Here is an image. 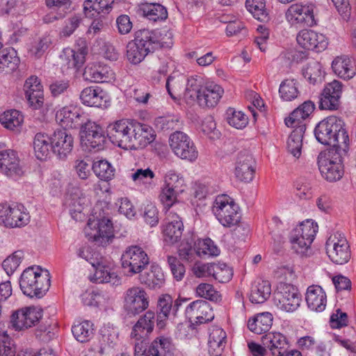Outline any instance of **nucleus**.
<instances>
[{"label": "nucleus", "instance_id": "obj_42", "mask_svg": "<svg viewBox=\"0 0 356 356\" xmlns=\"http://www.w3.org/2000/svg\"><path fill=\"white\" fill-rule=\"evenodd\" d=\"M33 149L36 158L44 161L51 156V138L47 134L38 133L34 138Z\"/></svg>", "mask_w": 356, "mask_h": 356}, {"label": "nucleus", "instance_id": "obj_44", "mask_svg": "<svg viewBox=\"0 0 356 356\" xmlns=\"http://www.w3.org/2000/svg\"><path fill=\"white\" fill-rule=\"evenodd\" d=\"M115 0H86L84 12L90 15H107L111 12Z\"/></svg>", "mask_w": 356, "mask_h": 356}, {"label": "nucleus", "instance_id": "obj_26", "mask_svg": "<svg viewBox=\"0 0 356 356\" xmlns=\"http://www.w3.org/2000/svg\"><path fill=\"white\" fill-rule=\"evenodd\" d=\"M192 76L187 79L182 74H172L166 81V88L169 95L175 102L184 100L187 104L189 102L186 97L188 92L189 95H193V92L189 88V83Z\"/></svg>", "mask_w": 356, "mask_h": 356}, {"label": "nucleus", "instance_id": "obj_49", "mask_svg": "<svg viewBox=\"0 0 356 356\" xmlns=\"http://www.w3.org/2000/svg\"><path fill=\"white\" fill-rule=\"evenodd\" d=\"M303 75L312 85L321 83L325 78V72L322 65L318 62L309 63L303 70Z\"/></svg>", "mask_w": 356, "mask_h": 356}, {"label": "nucleus", "instance_id": "obj_51", "mask_svg": "<svg viewBox=\"0 0 356 356\" xmlns=\"http://www.w3.org/2000/svg\"><path fill=\"white\" fill-rule=\"evenodd\" d=\"M280 98L285 102H291L296 99L299 95L298 83L296 79L284 80L279 88Z\"/></svg>", "mask_w": 356, "mask_h": 356}, {"label": "nucleus", "instance_id": "obj_58", "mask_svg": "<svg viewBox=\"0 0 356 356\" xmlns=\"http://www.w3.org/2000/svg\"><path fill=\"white\" fill-rule=\"evenodd\" d=\"M197 297L204 298L213 302H220L222 300L220 293L209 283H201L195 289Z\"/></svg>", "mask_w": 356, "mask_h": 356}, {"label": "nucleus", "instance_id": "obj_36", "mask_svg": "<svg viewBox=\"0 0 356 356\" xmlns=\"http://www.w3.org/2000/svg\"><path fill=\"white\" fill-rule=\"evenodd\" d=\"M261 341L272 356H284L288 340L283 334L279 332H270L262 337Z\"/></svg>", "mask_w": 356, "mask_h": 356}, {"label": "nucleus", "instance_id": "obj_22", "mask_svg": "<svg viewBox=\"0 0 356 356\" xmlns=\"http://www.w3.org/2000/svg\"><path fill=\"white\" fill-rule=\"evenodd\" d=\"M0 173L17 179L24 174V165L18 153L13 149L0 150Z\"/></svg>", "mask_w": 356, "mask_h": 356}, {"label": "nucleus", "instance_id": "obj_23", "mask_svg": "<svg viewBox=\"0 0 356 356\" xmlns=\"http://www.w3.org/2000/svg\"><path fill=\"white\" fill-rule=\"evenodd\" d=\"M314 6L312 4L294 3L286 12V19L291 26L316 24Z\"/></svg>", "mask_w": 356, "mask_h": 356}, {"label": "nucleus", "instance_id": "obj_48", "mask_svg": "<svg viewBox=\"0 0 356 356\" xmlns=\"http://www.w3.org/2000/svg\"><path fill=\"white\" fill-rule=\"evenodd\" d=\"M151 34L152 48L154 50L156 47L170 48L173 45V34L168 29L159 31H149Z\"/></svg>", "mask_w": 356, "mask_h": 356}, {"label": "nucleus", "instance_id": "obj_32", "mask_svg": "<svg viewBox=\"0 0 356 356\" xmlns=\"http://www.w3.org/2000/svg\"><path fill=\"white\" fill-rule=\"evenodd\" d=\"M184 231V224L176 213H170L167 222L162 226L163 241L166 244L173 245L179 241Z\"/></svg>", "mask_w": 356, "mask_h": 356}, {"label": "nucleus", "instance_id": "obj_54", "mask_svg": "<svg viewBox=\"0 0 356 356\" xmlns=\"http://www.w3.org/2000/svg\"><path fill=\"white\" fill-rule=\"evenodd\" d=\"M304 134L302 129H293L286 141L287 151L297 159L301 155Z\"/></svg>", "mask_w": 356, "mask_h": 356}, {"label": "nucleus", "instance_id": "obj_12", "mask_svg": "<svg viewBox=\"0 0 356 356\" xmlns=\"http://www.w3.org/2000/svg\"><path fill=\"white\" fill-rule=\"evenodd\" d=\"M65 203L71 216L76 221L82 220L91 206V198L82 188L72 186L67 191Z\"/></svg>", "mask_w": 356, "mask_h": 356}, {"label": "nucleus", "instance_id": "obj_9", "mask_svg": "<svg viewBox=\"0 0 356 356\" xmlns=\"http://www.w3.org/2000/svg\"><path fill=\"white\" fill-rule=\"evenodd\" d=\"M31 219L28 209L16 202L0 203V224L8 228L22 227Z\"/></svg>", "mask_w": 356, "mask_h": 356}, {"label": "nucleus", "instance_id": "obj_29", "mask_svg": "<svg viewBox=\"0 0 356 356\" xmlns=\"http://www.w3.org/2000/svg\"><path fill=\"white\" fill-rule=\"evenodd\" d=\"M185 314L191 322L200 324L211 321L214 318L211 305L202 300L190 303L186 308Z\"/></svg>", "mask_w": 356, "mask_h": 356}, {"label": "nucleus", "instance_id": "obj_24", "mask_svg": "<svg viewBox=\"0 0 356 356\" xmlns=\"http://www.w3.org/2000/svg\"><path fill=\"white\" fill-rule=\"evenodd\" d=\"M256 173V162L252 154L241 152L238 154L235 162L234 176L242 183L248 184L252 181Z\"/></svg>", "mask_w": 356, "mask_h": 356}, {"label": "nucleus", "instance_id": "obj_34", "mask_svg": "<svg viewBox=\"0 0 356 356\" xmlns=\"http://www.w3.org/2000/svg\"><path fill=\"white\" fill-rule=\"evenodd\" d=\"M81 102L88 106H106L109 102L107 92L99 86H89L84 88L80 95Z\"/></svg>", "mask_w": 356, "mask_h": 356}, {"label": "nucleus", "instance_id": "obj_1", "mask_svg": "<svg viewBox=\"0 0 356 356\" xmlns=\"http://www.w3.org/2000/svg\"><path fill=\"white\" fill-rule=\"evenodd\" d=\"M314 134L316 140L325 145L342 152H348L350 138L344 122L335 115L329 116L316 126Z\"/></svg>", "mask_w": 356, "mask_h": 356}, {"label": "nucleus", "instance_id": "obj_16", "mask_svg": "<svg viewBox=\"0 0 356 356\" xmlns=\"http://www.w3.org/2000/svg\"><path fill=\"white\" fill-rule=\"evenodd\" d=\"M325 248L328 257L337 264H344L350 258V245L342 233L331 234L326 241Z\"/></svg>", "mask_w": 356, "mask_h": 356}, {"label": "nucleus", "instance_id": "obj_28", "mask_svg": "<svg viewBox=\"0 0 356 356\" xmlns=\"http://www.w3.org/2000/svg\"><path fill=\"white\" fill-rule=\"evenodd\" d=\"M81 144L88 150L101 148L104 143L102 128L95 122H88L80 131Z\"/></svg>", "mask_w": 356, "mask_h": 356}, {"label": "nucleus", "instance_id": "obj_61", "mask_svg": "<svg viewBox=\"0 0 356 356\" xmlns=\"http://www.w3.org/2000/svg\"><path fill=\"white\" fill-rule=\"evenodd\" d=\"M17 348L6 332H0V356H16Z\"/></svg>", "mask_w": 356, "mask_h": 356}, {"label": "nucleus", "instance_id": "obj_33", "mask_svg": "<svg viewBox=\"0 0 356 356\" xmlns=\"http://www.w3.org/2000/svg\"><path fill=\"white\" fill-rule=\"evenodd\" d=\"M134 136L131 138L128 149H136L147 146L156 137L155 131L149 125L136 122Z\"/></svg>", "mask_w": 356, "mask_h": 356}, {"label": "nucleus", "instance_id": "obj_17", "mask_svg": "<svg viewBox=\"0 0 356 356\" xmlns=\"http://www.w3.org/2000/svg\"><path fill=\"white\" fill-rule=\"evenodd\" d=\"M42 316V309L38 307H24L12 312L10 323L15 330H25L37 325Z\"/></svg>", "mask_w": 356, "mask_h": 356}, {"label": "nucleus", "instance_id": "obj_52", "mask_svg": "<svg viewBox=\"0 0 356 356\" xmlns=\"http://www.w3.org/2000/svg\"><path fill=\"white\" fill-rule=\"evenodd\" d=\"M19 58L13 49H3L0 51V72H10L18 65Z\"/></svg>", "mask_w": 356, "mask_h": 356}, {"label": "nucleus", "instance_id": "obj_30", "mask_svg": "<svg viewBox=\"0 0 356 356\" xmlns=\"http://www.w3.org/2000/svg\"><path fill=\"white\" fill-rule=\"evenodd\" d=\"M133 121L127 119L116 120L108 126V134L113 143L117 144L120 147L128 149L131 140L127 134L130 130Z\"/></svg>", "mask_w": 356, "mask_h": 356}, {"label": "nucleus", "instance_id": "obj_46", "mask_svg": "<svg viewBox=\"0 0 356 356\" xmlns=\"http://www.w3.org/2000/svg\"><path fill=\"white\" fill-rule=\"evenodd\" d=\"M271 294V285L267 280H259L252 286L250 300L252 303L261 304L269 298Z\"/></svg>", "mask_w": 356, "mask_h": 356}, {"label": "nucleus", "instance_id": "obj_19", "mask_svg": "<svg viewBox=\"0 0 356 356\" xmlns=\"http://www.w3.org/2000/svg\"><path fill=\"white\" fill-rule=\"evenodd\" d=\"M342 94L343 84L339 81L334 79L325 83L319 95V109L330 111L338 110Z\"/></svg>", "mask_w": 356, "mask_h": 356}, {"label": "nucleus", "instance_id": "obj_45", "mask_svg": "<svg viewBox=\"0 0 356 356\" xmlns=\"http://www.w3.org/2000/svg\"><path fill=\"white\" fill-rule=\"evenodd\" d=\"M87 53V47L83 41L73 49L67 48L64 50V55L68 65L74 67H79L84 63Z\"/></svg>", "mask_w": 356, "mask_h": 356}, {"label": "nucleus", "instance_id": "obj_4", "mask_svg": "<svg viewBox=\"0 0 356 356\" xmlns=\"http://www.w3.org/2000/svg\"><path fill=\"white\" fill-rule=\"evenodd\" d=\"M212 212L218 222L224 227L231 228L240 225L242 214L239 205L234 198L225 195H218L216 197Z\"/></svg>", "mask_w": 356, "mask_h": 356}, {"label": "nucleus", "instance_id": "obj_21", "mask_svg": "<svg viewBox=\"0 0 356 356\" xmlns=\"http://www.w3.org/2000/svg\"><path fill=\"white\" fill-rule=\"evenodd\" d=\"M94 273L89 275L92 282L97 284H110L113 286L121 284V277L115 270V265L108 261L101 259L92 263Z\"/></svg>", "mask_w": 356, "mask_h": 356}, {"label": "nucleus", "instance_id": "obj_38", "mask_svg": "<svg viewBox=\"0 0 356 356\" xmlns=\"http://www.w3.org/2000/svg\"><path fill=\"white\" fill-rule=\"evenodd\" d=\"M332 69L334 73L343 79H352L356 74L355 61L347 56H339L332 62Z\"/></svg>", "mask_w": 356, "mask_h": 356}, {"label": "nucleus", "instance_id": "obj_11", "mask_svg": "<svg viewBox=\"0 0 356 356\" xmlns=\"http://www.w3.org/2000/svg\"><path fill=\"white\" fill-rule=\"evenodd\" d=\"M168 143L173 154L179 159L189 162H194L197 159V148L186 133L180 131L172 133L169 136Z\"/></svg>", "mask_w": 356, "mask_h": 356}, {"label": "nucleus", "instance_id": "obj_27", "mask_svg": "<svg viewBox=\"0 0 356 356\" xmlns=\"http://www.w3.org/2000/svg\"><path fill=\"white\" fill-rule=\"evenodd\" d=\"M52 152L60 159H65L74 147V138L65 129H57L51 135Z\"/></svg>", "mask_w": 356, "mask_h": 356}, {"label": "nucleus", "instance_id": "obj_55", "mask_svg": "<svg viewBox=\"0 0 356 356\" xmlns=\"http://www.w3.org/2000/svg\"><path fill=\"white\" fill-rule=\"evenodd\" d=\"M226 120L231 127L237 129H244L249 122V118L244 112L236 110L234 108L227 109Z\"/></svg>", "mask_w": 356, "mask_h": 356}, {"label": "nucleus", "instance_id": "obj_14", "mask_svg": "<svg viewBox=\"0 0 356 356\" xmlns=\"http://www.w3.org/2000/svg\"><path fill=\"white\" fill-rule=\"evenodd\" d=\"M175 348L170 337H156L147 346L143 341L135 345L134 356H175Z\"/></svg>", "mask_w": 356, "mask_h": 356}, {"label": "nucleus", "instance_id": "obj_2", "mask_svg": "<svg viewBox=\"0 0 356 356\" xmlns=\"http://www.w3.org/2000/svg\"><path fill=\"white\" fill-rule=\"evenodd\" d=\"M189 88L193 92V95L187 94L186 99L189 105L197 103L202 108H214L225 93L224 88L220 84L211 80H204L197 75L192 76Z\"/></svg>", "mask_w": 356, "mask_h": 356}, {"label": "nucleus", "instance_id": "obj_63", "mask_svg": "<svg viewBox=\"0 0 356 356\" xmlns=\"http://www.w3.org/2000/svg\"><path fill=\"white\" fill-rule=\"evenodd\" d=\"M143 218L145 222L151 227L157 225L159 223V211L153 203H147L144 206Z\"/></svg>", "mask_w": 356, "mask_h": 356}, {"label": "nucleus", "instance_id": "obj_64", "mask_svg": "<svg viewBox=\"0 0 356 356\" xmlns=\"http://www.w3.org/2000/svg\"><path fill=\"white\" fill-rule=\"evenodd\" d=\"M82 300L86 305L99 307L106 305L107 300L105 297L97 292H86L82 295Z\"/></svg>", "mask_w": 356, "mask_h": 356}, {"label": "nucleus", "instance_id": "obj_6", "mask_svg": "<svg viewBox=\"0 0 356 356\" xmlns=\"http://www.w3.org/2000/svg\"><path fill=\"white\" fill-rule=\"evenodd\" d=\"M347 152L336 149H329L318 155V168L325 179L334 182L342 178L344 173L342 156Z\"/></svg>", "mask_w": 356, "mask_h": 356}, {"label": "nucleus", "instance_id": "obj_18", "mask_svg": "<svg viewBox=\"0 0 356 356\" xmlns=\"http://www.w3.org/2000/svg\"><path fill=\"white\" fill-rule=\"evenodd\" d=\"M122 267L131 275L140 273L149 264L145 250L138 245L128 247L121 257Z\"/></svg>", "mask_w": 356, "mask_h": 356}, {"label": "nucleus", "instance_id": "obj_56", "mask_svg": "<svg viewBox=\"0 0 356 356\" xmlns=\"http://www.w3.org/2000/svg\"><path fill=\"white\" fill-rule=\"evenodd\" d=\"M196 254L200 257H216L220 254V250L210 238L198 239L195 243Z\"/></svg>", "mask_w": 356, "mask_h": 356}, {"label": "nucleus", "instance_id": "obj_47", "mask_svg": "<svg viewBox=\"0 0 356 356\" xmlns=\"http://www.w3.org/2000/svg\"><path fill=\"white\" fill-rule=\"evenodd\" d=\"M140 282L149 289H160L165 283L164 274L159 266H152L145 276H141Z\"/></svg>", "mask_w": 356, "mask_h": 356}, {"label": "nucleus", "instance_id": "obj_37", "mask_svg": "<svg viewBox=\"0 0 356 356\" xmlns=\"http://www.w3.org/2000/svg\"><path fill=\"white\" fill-rule=\"evenodd\" d=\"M305 300L311 310L321 312L327 305V295L321 286L313 284L307 289Z\"/></svg>", "mask_w": 356, "mask_h": 356}, {"label": "nucleus", "instance_id": "obj_31", "mask_svg": "<svg viewBox=\"0 0 356 356\" xmlns=\"http://www.w3.org/2000/svg\"><path fill=\"white\" fill-rule=\"evenodd\" d=\"M115 76L111 67L97 63L88 65L83 72L84 79L93 83H110L115 80Z\"/></svg>", "mask_w": 356, "mask_h": 356}, {"label": "nucleus", "instance_id": "obj_35", "mask_svg": "<svg viewBox=\"0 0 356 356\" xmlns=\"http://www.w3.org/2000/svg\"><path fill=\"white\" fill-rule=\"evenodd\" d=\"M56 118L65 129H75L83 123L80 109L74 106H67L58 110Z\"/></svg>", "mask_w": 356, "mask_h": 356}, {"label": "nucleus", "instance_id": "obj_8", "mask_svg": "<svg viewBox=\"0 0 356 356\" xmlns=\"http://www.w3.org/2000/svg\"><path fill=\"white\" fill-rule=\"evenodd\" d=\"M85 234L89 240L101 246H106L114 238V227L111 220L106 216L92 217L85 227Z\"/></svg>", "mask_w": 356, "mask_h": 356}, {"label": "nucleus", "instance_id": "obj_25", "mask_svg": "<svg viewBox=\"0 0 356 356\" xmlns=\"http://www.w3.org/2000/svg\"><path fill=\"white\" fill-rule=\"evenodd\" d=\"M23 90L29 106L33 109H40L44 104L43 86L40 79L32 75L24 83Z\"/></svg>", "mask_w": 356, "mask_h": 356}, {"label": "nucleus", "instance_id": "obj_20", "mask_svg": "<svg viewBox=\"0 0 356 356\" xmlns=\"http://www.w3.org/2000/svg\"><path fill=\"white\" fill-rule=\"evenodd\" d=\"M298 47L305 51L322 52L329 44L328 38L321 32L312 29H302L296 35Z\"/></svg>", "mask_w": 356, "mask_h": 356}, {"label": "nucleus", "instance_id": "obj_3", "mask_svg": "<svg viewBox=\"0 0 356 356\" xmlns=\"http://www.w3.org/2000/svg\"><path fill=\"white\" fill-rule=\"evenodd\" d=\"M50 278L47 271L39 266L26 268L19 278V286L23 293L31 298H40L48 291Z\"/></svg>", "mask_w": 356, "mask_h": 356}, {"label": "nucleus", "instance_id": "obj_15", "mask_svg": "<svg viewBox=\"0 0 356 356\" xmlns=\"http://www.w3.org/2000/svg\"><path fill=\"white\" fill-rule=\"evenodd\" d=\"M149 306V297L145 289L139 286L128 288L123 296V307L131 315H138Z\"/></svg>", "mask_w": 356, "mask_h": 356}, {"label": "nucleus", "instance_id": "obj_39", "mask_svg": "<svg viewBox=\"0 0 356 356\" xmlns=\"http://www.w3.org/2000/svg\"><path fill=\"white\" fill-rule=\"evenodd\" d=\"M227 343L226 332L217 326L212 327L209 336V352L212 356H219Z\"/></svg>", "mask_w": 356, "mask_h": 356}, {"label": "nucleus", "instance_id": "obj_53", "mask_svg": "<svg viewBox=\"0 0 356 356\" xmlns=\"http://www.w3.org/2000/svg\"><path fill=\"white\" fill-rule=\"evenodd\" d=\"M24 117L16 110H10L3 112L0 115V122L7 129L15 130L22 125Z\"/></svg>", "mask_w": 356, "mask_h": 356}, {"label": "nucleus", "instance_id": "obj_59", "mask_svg": "<svg viewBox=\"0 0 356 356\" xmlns=\"http://www.w3.org/2000/svg\"><path fill=\"white\" fill-rule=\"evenodd\" d=\"M92 324L88 321H84L75 324L72 328L74 337L80 342L88 341L92 334Z\"/></svg>", "mask_w": 356, "mask_h": 356}, {"label": "nucleus", "instance_id": "obj_40", "mask_svg": "<svg viewBox=\"0 0 356 356\" xmlns=\"http://www.w3.org/2000/svg\"><path fill=\"white\" fill-rule=\"evenodd\" d=\"M173 307V299L171 296L167 293L161 294L157 300L158 316L156 320L157 327L160 330L164 329L166 321Z\"/></svg>", "mask_w": 356, "mask_h": 356}, {"label": "nucleus", "instance_id": "obj_43", "mask_svg": "<svg viewBox=\"0 0 356 356\" xmlns=\"http://www.w3.org/2000/svg\"><path fill=\"white\" fill-rule=\"evenodd\" d=\"M138 10L144 17L152 21L165 19L168 17L166 8L160 3H141L138 6Z\"/></svg>", "mask_w": 356, "mask_h": 356}, {"label": "nucleus", "instance_id": "obj_60", "mask_svg": "<svg viewBox=\"0 0 356 356\" xmlns=\"http://www.w3.org/2000/svg\"><path fill=\"white\" fill-rule=\"evenodd\" d=\"M24 259V252L21 250L14 252L2 264V266L8 275H13L18 268Z\"/></svg>", "mask_w": 356, "mask_h": 356}, {"label": "nucleus", "instance_id": "obj_5", "mask_svg": "<svg viewBox=\"0 0 356 356\" xmlns=\"http://www.w3.org/2000/svg\"><path fill=\"white\" fill-rule=\"evenodd\" d=\"M163 181L159 198L163 208L169 210L179 202V196L185 193L186 182L184 177L175 169L164 174Z\"/></svg>", "mask_w": 356, "mask_h": 356}, {"label": "nucleus", "instance_id": "obj_10", "mask_svg": "<svg viewBox=\"0 0 356 356\" xmlns=\"http://www.w3.org/2000/svg\"><path fill=\"white\" fill-rule=\"evenodd\" d=\"M151 34L148 29L139 30L134 40L129 41L126 47V58L131 65H138L153 51Z\"/></svg>", "mask_w": 356, "mask_h": 356}, {"label": "nucleus", "instance_id": "obj_57", "mask_svg": "<svg viewBox=\"0 0 356 356\" xmlns=\"http://www.w3.org/2000/svg\"><path fill=\"white\" fill-rule=\"evenodd\" d=\"M92 168L95 175L104 181L111 180L115 175V168L106 159L94 161Z\"/></svg>", "mask_w": 356, "mask_h": 356}, {"label": "nucleus", "instance_id": "obj_41", "mask_svg": "<svg viewBox=\"0 0 356 356\" xmlns=\"http://www.w3.org/2000/svg\"><path fill=\"white\" fill-rule=\"evenodd\" d=\"M273 317L269 312L258 314L248 320L249 330L257 334L268 331L273 325Z\"/></svg>", "mask_w": 356, "mask_h": 356}, {"label": "nucleus", "instance_id": "obj_13", "mask_svg": "<svg viewBox=\"0 0 356 356\" xmlns=\"http://www.w3.org/2000/svg\"><path fill=\"white\" fill-rule=\"evenodd\" d=\"M274 301L280 309L286 312H293L300 305L301 295L294 285L281 282L277 286Z\"/></svg>", "mask_w": 356, "mask_h": 356}, {"label": "nucleus", "instance_id": "obj_50", "mask_svg": "<svg viewBox=\"0 0 356 356\" xmlns=\"http://www.w3.org/2000/svg\"><path fill=\"white\" fill-rule=\"evenodd\" d=\"M247 10L257 20L267 22L270 19L265 0H246Z\"/></svg>", "mask_w": 356, "mask_h": 356}, {"label": "nucleus", "instance_id": "obj_7", "mask_svg": "<svg viewBox=\"0 0 356 356\" xmlns=\"http://www.w3.org/2000/svg\"><path fill=\"white\" fill-rule=\"evenodd\" d=\"M318 225L312 220H306L296 226L290 232L289 241L292 249L299 254H305L315 238Z\"/></svg>", "mask_w": 356, "mask_h": 356}, {"label": "nucleus", "instance_id": "obj_62", "mask_svg": "<svg viewBox=\"0 0 356 356\" xmlns=\"http://www.w3.org/2000/svg\"><path fill=\"white\" fill-rule=\"evenodd\" d=\"M233 277L232 268L225 264H216L213 277L221 283L229 282Z\"/></svg>", "mask_w": 356, "mask_h": 356}]
</instances>
